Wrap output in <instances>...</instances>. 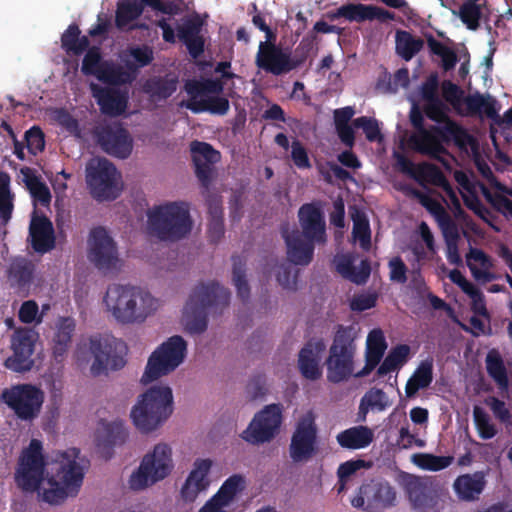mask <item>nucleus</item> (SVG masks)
<instances>
[{
  "mask_svg": "<svg viewBox=\"0 0 512 512\" xmlns=\"http://www.w3.org/2000/svg\"><path fill=\"white\" fill-rule=\"evenodd\" d=\"M186 349L187 344L181 336L168 338L149 357L141 382L149 384L174 371L183 362Z\"/></svg>",
  "mask_w": 512,
  "mask_h": 512,
  "instance_id": "1a4fd4ad",
  "label": "nucleus"
},
{
  "mask_svg": "<svg viewBox=\"0 0 512 512\" xmlns=\"http://www.w3.org/2000/svg\"><path fill=\"white\" fill-rule=\"evenodd\" d=\"M96 77L101 82L109 85L128 84L135 79V75H133L128 69L125 70L122 66L108 61L103 62V65L100 71H98Z\"/></svg>",
  "mask_w": 512,
  "mask_h": 512,
  "instance_id": "ea45409f",
  "label": "nucleus"
},
{
  "mask_svg": "<svg viewBox=\"0 0 512 512\" xmlns=\"http://www.w3.org/2000/svg\"><path fill=\"white\" fill-rule=\"evenodd\" d=\"M334 17L344 18L350 22L357 23L373 20L386 22L394 20L395 14L389 10L374 5L348 3L340 6L336 10Z\"/></svg>",
  "mask_w": 512,
  "mask_h": 512,
  "instance_id": "b1692460",
  "label": "nucleus"
},
{
  "mask_svg": "<svg viewBox=\"0 0 512 512\" xmlns=\"http://www.w3.org/2000/svg\"><path fill=\"white\" fill-rule=\"evenodd\" d=\"M90 90L102 114L118 117L125 113L129 100L126 91L118 88L103 87L95 83L90 84Z\"/></svg>",
  "mask_w": 512,
  "mask_h": 512,
  "instance_id": "412c9836",
  "label": "nucleus"
},
{
  "mask_svg": "<svg viewBox=\"0 0 512 512\" xmlns=\"http://www.w3.org/2000/svg\"><path fill=\"white\" fill-rule=\"evenodd\" d=\"M204 22L199 14L185 16L177 25V37L192 58L200 57L204 52L205 40L201 34Z\"/></svg>",
  "mask_w": 512,
  "mask_h": 512,
  "instance_id": "aec40b11",
  "label": "nucleus"
},
{
  "mask_svg": "<svg viewBox=\"0 0 512 512\" xmlns=\"http://www.w3.org/2000/svg\"><path fill=\"white\" fill-rule=\"evenodd\" d=\"M454 458L452 456H436L433 454H415L413 457L414 463L425 470L440 471L449 467Z\"/></svg>",
  "mask_w": 512,
  "mask_h": 512,
  "instance_id": "3c124183",
  "label": "nucleus"
},
{
  "mask_svg": "<svg viewBox=\"0 0 512 512\" xmlns=\"http://www.w3.org/2000/svg\"><path fill=\"white\" fill-rule=\"evenodd\" d=\"M128 436L127 430L122 422H112L105 427V436L98 440V447L112 449L113 446L125 442Z\"/></svg>",
  "mask_w": 512,
  "mask_h": 512,
  "instance_id": "8fccbe9b",
  "label": "nucleus"
},
{
  "mask_svg": "<svg viewBox=\"0 0 512 512\" xmlns=\"http://www.w3.org/2000/svg\"><path fill=\"white\" fill-rule=\"evenodd\" d=\"M463 201L465 206L473 211L482 221L487 223L490 227H492L495 231H499V229L492 224V219L494 215L492 212L481 202L479 197L476 194H472L471 196L463 195Z\"/></svg>",
  "mask_w": 512,
  "mask_h": 512,
  "instance_id": "bf43d9fd",
  "label": "nucleus"
},
{
  "mask_svg": "<svg viewBox=\"0 0 512 512\" xmlns=\"http://www.w3.org/2000/svg\"><path fill=\"white\" fill-rule=\"evenodd\" d=\"M75 330V322L72 318L65 317L59 320L53 342V353L56 357L63 356L71 343Z\"/></svg>",
  "mask_w": 512,
  "mask_h": 512,
  "instance_id": "79ce46f5",
  "label": "nucleus"
},
{
  "mask_svg": "<svg viewBox=\"0 0 512 512\" xmlns=\"http://www.w3.org/2000/svg\"><path fill=\"white\" fill-rule=\"evenodd\" d=\"M405 488L408 498L414 508L420 509L427 505L428 496L426 493V487L418 479H413L407 482Z\"/></svg>",
  "mask_w": 512,
  "mask_h": 512,
  "instance_id": "052dcab7",
  "label": "nucleus"
},
{
  "mask_svg": "<svg viewBox=\"0 0 512 512\" xmlns=\"http://www.w3.org/2000/svg\"><path fill=\"white\" fill-rule=\"evenodd\" d=\"M101 53L98 47H92L87 50L83 61L81 70L85 75L96 76L103 65Z\"/></svg>",
  "mask_w": 512,
  "mask_h": 512,
  "instance_id": "e2e57ef3",
  "label": "nucleus"
},
{
  "mask_svg": "<svg viewBox=\"0 0 512 512\" xmlns=\"http://www.w3.org/2000/svg\"><path fill=\"white\" fill-rule=\"evenodd\" d=\"M26 146L29 152L37 155L45 148L44 133L38 126H33L25 132Z\"/></svg>",
  "mask_w": 512,
  "mask_h": 512,
  "instance_id": "774afa93",
  "label": "nucleus"
},
{
  "mask_svg": "<svg viewBox=\"0 0 512 512\" xmlns=\"http://www.w3.org/2000/svg\"><path fill=\"white\" fill-rule=\"evenodd\" d=\"M304 61L305 57L292 59L289 52L284 51L270 40L260 42L255 57V64L259 69L276 76L289 73Z\"/></svg>",
  "mask_w": 512,
  "mask_h": 512,
  "instance_id": "4468645a",
  "label": "nucleus"
},
{
  "mask_svg": "<svg viewBox=\"0 0 512 512\" xmlns=\"http://www.w3.org/2000/svg\"><path fill=\"white\" fill-rule=\"evenodd\" d=\"M211 467L212 461L210 459H196L194 462V467L186 480L205 490L209 486L207 476Z\"/></svg>",
  "mask_w": 512,
  "mask_h": 512,
  "instance_id": "5fc2aeb1",
  "label": "nucleus"
},
{
  "mask_svg": "<svg viewBox=\"0 0 512 512\" xmlns=\"http://www.w3.org/2000/svg\"><path fill=\"white\" fill-rule=\"evenodd\" d=\"M245 489V479L241 474H233L227 478L219 490L203 506V512H227L235 497Z\"/></svg>",
  "mask_w": 512,
  "mask_h": 512,
  "instance_id": "393cba45",
  "label": "nucleus"
},
{
  "mask_svg": "<svg viewBox=\"0 0 512 512\" xmlns=\"http://www.w3.org/2000/svg\"><path fill=\"white\" fill-rule=\"evenodd\" d=\"M190 206L184 201L155 205L147 212V229L151 236L165 242H177L192 230Z\"/></svg>",
  "mask_w": 512,
  "mask_h": 512,
  "instance_id": "f03ea898",
  "label": "nucleus"
},
{
  "mask_svg": "<svg viewBox=\"0 0 512 512\" xmlns=\"http://www.w3.org/2000/svg\"><path fill=\"white\" fill-rule=\"evenodd\" d=\"M281 233L287 246L289 262L295 265H308L313 259L316 242L305 238L297 229L289 231L288 228H283Z\"/></svg>",
  "mask_w": 512,
  "mask_h": 512,
  "instance_id": "5701e85b",
  "label": "nucleus"
},
{
  "mask_svg": "<svg viewBox=\"0 0 512 512\" xmlns=\"http://www.w3.org/2000/svg\"><path fill=\"white\" fill-rule=\"evenodd\" d=\"M473 419L479 437L483 440L492 439L497 434V429L493 423H491L489 415L480 406H474L473 408Z\"/></svg>",
  "mask_w": 512,
  "mask_h": 512,
  "instance_id": "603ef678",
  "label": "nucleus"
},
{
  "mask_svg": "<svg viewBox=\"0 0 512 512\" xmlns=\"http://www.w3.org/2000/svg\"><path fill=\"white\" fill-rule=\"evenodd\" d=\"M81 31L77 24H70L61 36L62 48L69 55L79 56L89 47L87 36H81Z\"/></svg>",
  "mask_w": 512,
  "mask_h": 512,
  "instance_id": "58836bf2",
  "label": "nucleus"
},
{
  "mask_svg": "<svg viewBox=\"0 0 512 512\" xmlns=\"http://www.w3.org/2000/svg\"><path fill=\"white\" fill-rule=\"evenodd\" d=\"M410 347L406 344H399L392 348L383 362L377 369V376L384 377L388 373L396 370L399 366L403 365L409 356Z\"/></svg>",
  "mask_w": 512,
  "mask_h": 512,
  "instance_id": "a18cd8bd",
  "label": "nucleus"
},
{
  "mask_svg": "<svg viewBox=\"0 0 512 512\" xmlns=\"http://www.w3.org/2000/svg\"><path fill=\"white\" fill-rule=\"evenodd\" d=\"M485 483L481 474H463L455 479L453 489L460 500L470 502L478 499L484 490Z\"/></svg>",
  "mask_w": 512,
  "mask_h": 512,
  "instance_id": "72a5a7b5",
  "label": "nucleus"
},
{
  "mask_svg": "<svg viewBox=\"0 0 512 512\" xmlns=\"http://www.w3.org/2000/svg\"><path fill=\"white\" fill-rule=\"evenodd\" d=\"M46 465L42 442L31 439L18 458L14 473L16 486L24 493L39 492L45 479Z\"/></svg>",
  "mask_w": 512,
  "mask_h": 512,
  "instance_id": "0eeeda50",
  "label": "nucleus"
},
{
  "mask_svg": "<svg viewBox=\"0 0 512 512\" xmlns=\"http://www.w3.org/2000/svg\"><path fill=\"white\" fill-rule=\"evenodd\" d=\"M364 467H367V464L362 459L349 460V461H346V462L340 464V466L338 467V470H337V475H338L339 484H340V486L338 488V492L340 493L344 490L346 480L350 476H352L358 470H360L361 468H364Z\"/></svg>",
  "mask_w": 512,
  "mask_h": 512,
  "instance_id": "69168bd1",
  "label": "nucleus"
},
{
  "mask_svg": "<svg viewBox=\"0 0 512 512\" xmlns=\"http://www.w3.org/2000/svg\"><path fill=\"white\" fill-rule=\"evenodd\" d=\"M173 469L172 451L167 444L155 445L129 479L130 488L143 490L166 478Z\"/></svg>",
  "mask_w": 512,
  "mask_h": 512,
  "instance_id": "6e6552de",
  "label": "nucleus"
},
{
  "mask_svg": "<svg viewBox=\"0 0 512 512\" xmlns=\"http://www.w3.org/2000/svg\"><path fill=\"white\" fill-rule=\"evenodd\" d=\"M372 411H384L389 406L386 393L378 388H371L361 398Z\"/></svg>",
  "mask_w": 512,
  "mask_h": 512,
  "instance_id": "0e129e2a",
  "label": "nucleus"
},
{
  "mask_svg": "<svg viewBox=\"0 0 512 512\" xmlns=\"http://www.w3.org/2000/svg\"><path fill=\"white\" fill-rule=\"evenodd\" d=\"M34 265L25 258L15 259L8 269V278L12 286L24 289L31 284Z\"/></svg>",
  "mask_w": 512,
  "mask_h": 512,
  "instance_id": "e433bc0d",
  "label": "nucleus"
},
{
  "mask_svg": "<svg viewBox=\"0 0 512 512\" xmlns=\"http://www.w3.org/2000/svg\"><path fill=\"white\" fill-rule=\"evenodd\" d=\"M452 139V142L460 150H467L468 147H471L472 149L477 148L476 139L467 131V129L458 124L456 121L453 127Z\"/></svg>",
  "mask_w": 512,
  "mask_h": 512,
  "instance_id": "338daca9",
  "label": "nucleus"
},
{
  "mask_svg": "<svg viewBox=\"0 0 512 512\" xmlns=\"http://www.w3.org/2000/svg\"><path fill=\"white\" fill-rule=\"evenodd\" d=\"M357 331L353 325H337L325 365L327 380L340 383L347 380L354 372Z\"/></svg>",
  "mask_w": 512,
  "mask_h": 512,
  "instance_id": "423d86ee",
  "label": "nucleus"
},
{
  "mask_svg": "<svg viewBox=\"0 0 512 512\" xmlns=\"http://www.w3.org/2000/svg\"><path fill=\"white\" fill-rule=\"evenodd\" d=\"M396 52L405 61H410L424 46L421 38L414 37L410 32H396Z\"/></svg>",
  "mask_w": 512,
  "mask_h": 512,
  "instance_id": "37998d69",
  "label": "nucleus"
},
{
  "mask_svg": "<svg viewBox=\"0 0 512 512\" xmlns=\"http://www.w3.org/2000/svg\"><path fill=\"white\" fill-rule=\"evenodd\" d=\"M481 16V5L476 2H465L459 9V17L461 21L470 30H476L479 28Z\"/></svg>",
  "mask_w": 512,
  "mask_h": 512,
  "instance_id": "6e6d98bb",
  "label": "nucleus"
},
{
  "mask_svg": "<svg viewBox=\"0 0 512 512\" xmlns=\"http://www.w3.org/2000/svg\"><path fill=\"white\" fill-rule=\"evenodd\" d=\"M433 381V361L427 359L421 361L405 386V393L408 398L414 397L421 389L427 388Z\"/></svg>",
  "mask_w": 512,
  "mask_h": 512,
  "instance_id": "c9c22d12",
  "label": "nucleus"
},
{
  "mask_svg": "<svg viewBox=\"0 0 512 512\" xmlns=\"http://www.w3.org/2000/svg\"><path fill=\"white\" fill-rule=\"evenodd\" d=\"M173 412V394L168 386H153L140 395L131 410L138 430L149 433L161 426Z\"/></svg>",
  "mask_w": 512,
  "mask_h": 512,
  "instance_id": "39448f33",
  "label": "nucleus"
},
{
  "mask_svg": "<svg viewBox=\"0 0 512 512\" xmlns=\"http://www.w3.org/2000/svg\"><path fill=\"white\" fill-rule=\"evenodd\" d=\"M282 423V407L270 404L257 412L240 437L249 444L270 442L278 434Z\"/></svg>",
  "mask_w": 512,
  "mask_h": 512,
  "instance_id": "f8f14e48",
  "label": "nucleus"
},
{
  "mask_svg": "<svg viewBox=\"0 0 512 512\" xmlns=\"http://www.w3.org/2000/svg\"><path fill=\"white\" fill-rule=\"evenodd\" d=\"M104 302L121 324L143 323L157 309V301L148 291L131 285H110Z\"/></svg>",
  "mask_w": 512,
  "mask_h": 512,
  "instance_id": "f257e3e1",
  "label": "nucleus"
},
{
  "mask_svg": "<svg viewBox=\"0 0 512 512\" xmlns=\"http://www.w3.org/2000/svg\"><path fill=\"white\" fill-rule=\"evenodd\" d=\"M1 400L24 421L35 419L44 402V392L32 384H18L4 389Z\"/></svg>",
  "mask_w": 512,
  "mask_h": 512,
  "instance_id": "9b49d317",
  "label": "nucleus"
},
{
  "mask_svg": "<svg viewBox=\"0 0 512 512\" xmlns=\"http://www.w3.org/2000/svg\"><path fill=\"white\" fill-rule=\"evenodd\" d=\"M336 270L343 278L361 285L365 284L369 279L371 266L368 259H363L359 267H356L351 256L342 255L336 262Z\"/></svg>",
  "mask_w": 512,
  "mask_h": 512,
  "instance_id": "473e14b6",
  "label": "nucleus"
},
{
  "mask_svg": "<svg viewBox=\"0 0 512 512\" xmlns=\"http://www.w3.org/2000/svg\"><path fill=\"white\" fill-rule=\"evenodd\" d=\"M29 238L33 250L45 254L55 247V232L51 220L45 215L33 214L29 225Z\"/></svg>",
  "mask_w": 512,
  "mask_h": 512,
  "instance_id": "a878e982",
  "label": "nucleus"
},
{
  "mask_svg": "<svg viewBox=\"0 0 512 512\" xmlns=\"http://www.w3.org/2000/svg\"><path fill=\"white\" fill-rule=\"evenodd\" d=\"M318 451L317 427L312 417L301 418L292 434L289 455L294 463L309 461Z\"/></svg>",
  "mask_w": 512,
  "mask_h": 512,
  "instance_id": "f3484780",
  "label": "nucleus"
},
{
  "mask_svg": "<svg viewBox=\"0 0 512 512\" xmlns=\"http://www.w3.org/2000/svg\"><path fill=\"white\" fill-rule=\"evenodd\" d=\"M21 173L24 176V183L32 198L41 205L47 206L51 201V193L47 185L30 168H23Z\"/></svg>",
  "mask_w": 512,
  "mask_h": 512,
  "instance_id": "c03bdc74",
  "label": "nucleus"
},
{
  "mask_svg": "<svg viewBox=\"0 0 512 512\" xmlns=\"http://www.w3.org/2000/svg\"><path fill=\"white\" fill-rule=\"evenodd\" d=\"M423 112L428 119L438 124L452 120L448 115L449 108L441 98L424 102Z\"/></svg>",
  "mask_w": 512,
  "mask_h": 512,
  "instance_id": "864d4df0",
  "label": "nucleus"
},
{
  "mask_svg": "<svg viewBox=\"0 0 512 512\" xmlns=\"http://www.w3.org/2000/svg\"><path fill=\"white\" fill-rule=\"evenodd\" d=\"M126 346L123 341L113 337L94 335L89 338V351L93 356L90 367L93 376L107 374L108 370L122 369L126 360L124 358Z\"/></svg>",
  "mask_w": 512,
  "mask_h": 512,
  "instance_id": "9d476101",
  "label": "nucleus"
},
{
  "mask_svg": "<svg viewBox=\"0 0 512 512\" xmlns=\"http://www.w3.org/2000/svg\"><path fill=\"white\" fill-rule=\"evenodd\" d=\"M117 174L115 165L105 158L90 163L87 167V183L96 200H114L119 196Z\"/></svg>",
  "mask_w": 512,
  "mask_h": 512,
  "instance_id": "ddd939ff",
  "label": "nucleus"
},
{
  "mask_svg": "<svg viewBox=\"0 0 512 512\" xmlns=\"http://www.w3.org/2000/svg\"><path fill=\"white\" fill-rule=\"evenodd\" d=\"M466 105L465 115L474 116L484 113L488 118L494 119L497 116L495 100L490 97L485 98L479 92L470 94L463 98Z\"/></svg>",
  "mask_w": 512,
  "mask_h": 512,
  "instance_id": "a19ab883",
  "label": "nucleus"
},
{
  "mask_svg": "<svg viewBox=\"0 0 512 512\" xmlns=\"http://www.w3.org/2000/svg\"><path fill=\"white\" fill-rule=\"evenodd\" d=\"M232 279L237 289L238 297L246 302L250 297V287L246 280L245 261L240 256H233Z\"/></svg>",
  "mask_w": 512,
  "mask_h": 512,
  "instance_id": "09e8293b",
  "label": "nucleus"
},
{
  "mask_svg": "<svg viewBox=\"0 0 512 512\" xmlns=\"http://www.w3.org/2000/svg\"><path fill=\"white\" fill-rule=\"evenodd\" d=\"M190 151L195 174L201 186L208 190L212 182V165L220 160L221 154L211 144L197 140L191 142Z\"/></svg>",
  "mask_w": 512,
  "mask_h": 512,
  "instance_id": "a211bd4d",
  "label": "nucleus"
},
{
  "mask_svg": "<svg viewBox=\"0 0 512 512\" xmlns=\"http://www.w3.org/2000/svg\"><path fill=\"white\" fill-rule=\"evenodd\" d=\"M485 199L505 217H512V200L500 193H492L486 186L481 187Z\"/></svg>",
  "mask_w": 512,
  "mask_h": 512,
  "instance_id": "4d7b16f0",
  "label": "nucleus"
},
{
  "mask_svg": "<svg viewBox=\"0 0 512 512\" xmlns=\"http://www.w3.org/2000/svg\"><path fill=\"white\" fill-rule=\"evenodd\" d=\"M408 147L422 155L439 160L441 155L447 154L445 146L441 145L432 131V125L414 131L407 140Z\"/></svg>",
  "mask_w": 512,
  "mask_h": 512,
  "instance_id": "c85d7f7f",
  "label": "nucleus"
},
{
  "mask_svg": "<svg viewBox=\"0 0 512 512\" xmlns=\"http://www.w3.org/2000/svg\"><path fill=\"white\" fill-rule=\"evenodd\" d=\"M485 363L488 375L495 381L498 388L501 391H507L509 378L500 353L495 349L490 350L486 356Z\"/></svg>",
  "mask_w": 512,
  "mask_h": 512,
  "instance_id": "4c0bfd02",
  "label": "nucleus"
},
{
  "mask_svg": "<svg viewBox=\"0 0 512 512\" xmlns=\"http://www.w3.org/2000/svg\"><path fill=\"white\" fill-rule=\"evenodd\" d=\"M142 3L128 0L118 4L115 25L118 29H124L130 22L136 20L143 13Z\"/></svg>",
  "mask_w": 512,
  "mask_h": 512,
  "instance_id": "de8ad7c7",
  "label": "nucleus"
},
{
  "mask_svg": "<svg viewBox=\"0 0 512 512\" xmlns=\"http://www.w3.org/2000/svg\"><path fill=\"white\" fill-rule=\"evenodd\" d=\"M396 499V491L388 482L371 481L360 486L359 493L351 500V504L356 508L377 512L395 506Z\"/></svg>",
  "mask_w": 512,
  "mask_h": 512,
  "instance_id": "2eb2a0df",
  "label": "nucleus"
},
{
  "mask_svg": "<svg viewBox=\"0 0 512 512\" xmlns=\"http://www.w3.org/2000/svg\"><path fill=\"white\" fill-rule=\"evenodd\" d=\"M302 235L317 243L326 241V226L323 213L314 204H304L298 212Z\"/></svg>",
  "mask_w": 512,
  "mask_h": 512,
  "instance_id": "cd10ccee",
  "label": "nucleus"
},
{
  "mask_svg": "<svg viewBox=\"0 0 512 512\" xmlns=\"http://www.w3.org/2000/svg\"><path fill=\"white\" fill-rule=\"evenodd\" d=\"M352 125L355 128L362 129L366 139L370 142H380L383 139L378 121L375 118L361 116L353 119Z\"/></svg>",
  "mask_w": 512,
  "mask_h": 512,
  "instance_id": "13d9d810",
  "label": "nucleus"
},
{
  "mask_svg": "<svg viewBox=\"0 0 512 512\" xmlns=\"http://www.w3.org/2000/svg\"><path fill=\"white\" fill-rule=\"evenodd\" d=\"M127 56L131 57L130 59H125V67L135 75L139 68L148 66L154 59V53L150 46L141 45V46H133L127 49Z\"/></svg>",
  "mask_w": 512,
  "mask_h": 512,
  "instance_id": "49530a36",
  "label": "nucleus"
},
{
  "mask_svg": "<svg viewBox=\"0 0 512 512\" xmlns=\"http://www.w3.org/2000/svg\"><path fill=\"white\" fill-rule=\"evenodd\" d=\"M98 142L104 151L120 159H126L132 153L133 140L121 125L102 128L98 133Z\"/></svg>",
  "mask_w": 512,
  "mask_h": 512,
  "instance_id": "6ab92c4d",
  "label": "nucleus"
},
{
  "mask_svg": "<svg viewBox=\"0 0 512 512\" xmlns=\"http://www.w3.org/2000/svg\"><path fill=\"white\" fill-rule=\"evenodd\" d=\"M176 77L154 76L145 81L143 92L154 102L165 101L177 90Z\"/></svg>",
  "mask_w": 512,
  "mask_h": 512,
  "instance_id": "f704fd0d",
  "label": "nucleus"
},
{
  "mask_svg": "<svg viewBox=\"0 0 512 512\" xmlns=\"http://www.w3.org/2000/svg\"><path fill=\"white\" fill-rule=\"evenodd\" d=\"M326 346L322 339L310 340L300 350L298 367L302 376L308 380H317L322 376L321 357Z\"/></svg>",
  "mask_w": 512,
  "mask_h": 512,
  "instance_id": "bb28decb",
  "label": "nucleus"
},
{
  "mask_svg": "<svg viewBox=\"0 0 512 512\" xmlns=\"http://www.w3.org/2000/svg\"><path fill=\"white\" fill-rule=\"evenodd\" d=\"M340 447L348 450H359L368 447L374 440L371 428L364 425L350 427L336 436Z\"/></svg>",
  "mask_w": 512,
  "mask_h": 512,
  "instance_id": "2f4dec72",
  "label": "nucleus"
},
{
  "mask_svg": "<svg viewBox=\"0 0 512 512\" xmlns=\"http://www.w3.org/2000/svg\"><path fill=\"white\" fill-rule=\"evenodd\" d=\"M13 355L6 359L5 366L15 372L29 371L34 361V340L29 331L19 330L12 341Z\"/></svg>",
  "mask_w": 512,
  "mask_h": 512,
  "instance_id": "4be33fe9",
  "label": "nucleus"
},
{
  "mask_svg": "<svg viewBox=\"0 0 512 512\" xmlns=\"http://www.w3.org/2000/svg\"><path fill=\"white\" fill-rule=\"evenodd\" d=\"M419 172L420 176L427 178L430 183L440 187L446 193L455 209L456 217L464 219L467 216L466 212L461 207L454 188L438 166L430 163H423L419 166Z\"/></svg>",
  "mask_w": 512,
  "mask_h": 512,
  "instance_id": "c756f323",
  "label": "nucleus"
},
{
  "mask_svg": "<svg viewBox=\"0 0 512 512\" xmlns=\"http://www.w3.org/2000/svg\"><path fill=\"white\" fill-rule=\"evenodd\" d=\"M88 245V258L97 269L109 271L116 267L117 246L104 227L98 226L90 231Z\"/></svg>",
  "mask_w": 512,
  "mask_h": 512,
  "instance_id": "dca6fc26",
  "label": "nucleus"
},
{
  "mask_svg": "<svg viewBox=\"0 0 512 512\" xmlns=\"http://www.w3.org/2000/svg\"><path fill=\"white\" fill-rule=\"evenodd\" d=\"M230 292L216 281L199 283L192 290L183 311L186 330L201 334L208 326V310L228 306Z\"/></svg>",
  "mask_w": 512,
  "mask_h": 512,
  "instance_id": "7ed1b4c3",
  "label": "nucleus"
},
{
  "mask_svg": "<svg viewBox=\"0 0 512 512\" xmlns=\"http://www.w3.org/2000/svg\"><path fill=\"white\" fill-rule=\"evenodd\" d=\"M386 347L382 331L380 329L372 330L367 338L365 365L355 374V377L362 378L369 375L380 363Z\"/></svg>",
  "mask_w": 512,
  "mask_h": 512,
  "instance_id": "7c9ffc66",
  "label": "nucleus"
},
{
  "mask_svg": "<svg viewBox=\"0 0 512 512\" xmlns=\"http://www.w3.org/2000/svg\"><path fill=\"white\" fill-rule=\"evenodd\" d=\"M411 193L428 212L435 216L437 221L448 214L444 207L436 199L430 197L422 191L413 189Z\"/></svg>",
  "mask_w": 512,
  "mask_h": 512,
  "instance_id": "680f3d73",
  "label": "nucleus"
},
{
  "mask_svg": "<svg viewBox=\"0 0 512 512\" xmlns=\"http://www.w3.org/2000/svg\"><path fill=\"white\" fill-rule=\"evenodd\" d=\"M80 450L72 448L60 454L48 478L50 488L44 489L43 501L49 504H60L68 496H75L83 483L84 470L77 458Z\"/></svg>",
  "mask_w": 512,
  "mask_h": 512,
  "instance_id": "20e7f679",
  "label": "nucleus"
}]
</instances>
